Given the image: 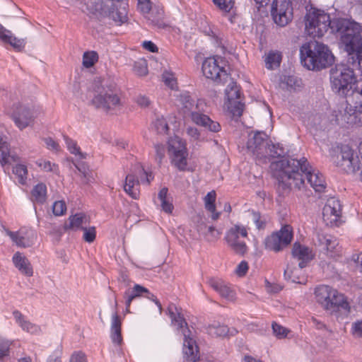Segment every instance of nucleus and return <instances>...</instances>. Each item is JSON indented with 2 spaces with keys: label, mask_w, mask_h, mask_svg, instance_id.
I'll return each mask as SVG.
<instances>
[{
  "label": "nucleus",
  "mask_w": 362,
  "mask_h": 362,
  "mask_svg": "<svg viewBox=\"0 0 362 362\" xmlns=\"http://www.w3.org/2000/svg\"><path fill=\"white\" fill-rule=\"evenodd\" d=\"M329 28L332 33L340 34V43L348 54L349 62L355 67H362V28L359 23L345 18L332 21L328 13L319 9L306 14L305 31L309 36L322 37Z\"/></svg>",
  "instance_id": "obj_1"
},
{
  "label": "nucleus",
  "mask_w": 362,
  "mask_h": 362,
  "mask_svg": "<svg viewBox=\"0 0 362 362\" xmlns=\"http://www.w3.org/2000/svg\"><path fill=\"white\" fill-rule=\"evenodd\" d=\"M274 177L278 180V189L283 192L305 186V178L315 192H322L326 188L322 174L313 168L305 157L299 160L281 158L271 164Z\"/></svg>",
  "instance_id": "obj_2"
},
{
  "label": "nucleus",
  "mask_w": 362,
  "mask_h": 362,
  "mask_svg": "<svg viewBox=\"0 0 362 362\" xmlns=\"http://www.w3.org/2000/svg\"><path fill=\"white\" fill-rule=\"evenodd\" d=\"M300 53L303 65L309 70L325 69L334 61L329 47L317 41L303 44L300 49Z\"/></svg>",
  "instance_id": "obj_3"
},
{
  "label": "nucleus",
  "mask_w": 362,
  "mask_h": 362,
  "mask_svg": "<svg viewBox=\"0 0 362 362\" xmlns=\"http://www.w3.org/2000/svg\"><path fill=\"white\" fill-rule=\"evenodd\" d=\"M93 94L92 105L105 112H110L122 105L119 91L113 83L100 81L98 84L95 81Z\"/></svg>",
  "instance_id": "obj_4"
},
{
  "label": "nucleus",
  "mask_w": 362,
  "mask_h": 362,
  "mask_svg": "<svg viewBox=\"0 0 362 362\" xmlns=\"http://www.w3.org/2000/svg\"><path fill=\"white\" fill-rule=\"evenodd\" d=\"M314 295L317 303L326 310L337 311L339 309L349 310V303L346 296L329 286H317L315 288Z\"/></svg>",
  "instance_id": "obj_5"
},
{
  "label": "nucleus",
  "mask_w": 362,
  "mask_h": 362,
  "mask_svg": "<svg viewBox=\"0 0 362 362\" xmlns=\"http://www.w3.org/2000/svg\"><path fill=\"white\" fill-rule=\"evenodd\" d=\"M330 82L335 92L347 96L350 92L354 93L357 79L353 69L346 64H338L331 70Z\"/></svg>",
  "instance_id": "obj_6"
},
{
  "label": "nucleus",
  "mask_w": 362,
  "mask_h": 362,
  "mask_svg": "<svg viewBox=\"0 0 362 362\" xmlns=\"http://www.w3.org/2000/svg\"><path fill=\"white\" fill-rule=\"evenodd\" d=\"M153 179L152 172L146 171L143 167L138 165L135 167L134 173L126 176L124 190L131 198L138 199L140 195V182L148 185Z\"/></svg>",
  "instance_id": "obj_7"
},
{
  "label": "nucleus",
  "mask_w": 362,
  "mask_h": 362,
  "mask_svg": "<svg viewBox=\"0 0 362 362\" xmlns=\"http://www.w3.org/2000/svg\"><path fill=\"white\" fill-rule=\"evenodd\" d=\"M226 66V59L221 56L214 55L206 57L203 61L202 71L206 78L219 83L228 77Z\"/></svg>",
  "instance_id": "obj_8"
},
{
  "label": "nucleus",
  "mask_w": 362,
  "mask_h": 362,
  "mask_svg": "<svg viewBox=\"0 0 362 362\" xmlns=\"http://www.w3.org/2000/svg\"><path fill=\"white\" fill-rule=\"evenodd\" d=\"M240 87L231 81L225 89L224 108L234 119L240 118L245 109Z\"/></svg>",
  "instance_id": "obj_9"
},
{
  "label": "nucleus",
  "mask_w": 362,
  "mask_h": 362,
  "mask_svg": "<svg viewBox=\"0 0 362 362\" xmlns=\"http://www.w3.org/2000/svg\"><path fill=\"white\" fill-rule=\"evenodd\" d=\"M249 228L241 224H235L226 233L225 240L228 247L237 255L244 256L248 250L245 238H248Z\"/></svg>",
  "instance_id": "obj_10"
},
{
  "label": "nucleus",
  "mask_w": 362,
  "mask_h": 362,
  "mask_svg": "<svg viewBox=\"0 0 362 362\" xmlns=\"http://www.w3.org/2000/svg\"><path fill=\"white\" fill-rule=\"evenodd\" d=\"M40 112V107L35 105L18 103L13 105L10 115L16 127L22 130L33 124Z\"/></svg>",
  "instance_id": "obj_11"
},
{
  "label": "nucleus",
  "mask_w": 362,
  "mask_h": 362,
  "mask_svg": "<svg viewBox=\"0 0 362 362\" xmlns=\"http://www.w3.org/2000/svg\"><path fill=\"white\" fill-rule=\"evenodd\" d=\"M293 238V230L291 225H284L279 230L272 233L264 240V248L269 251L279 252L291 244Z\"/></svg>",
  "instance_id": "obj_12"
},
{
  "label": "nucleus",
  "mask_w": 362,
  "mask_h": 362,
  "mask_svg": "<svg viewBox=\"0 0 362 362\" xmlns=\"http://www.w3.org/2000/svg\"><path fill=\"white\" fill-rule=\"evenodd\" d=\"M334 163L347 173H355L359 168L358 156H354V150L346 145L340 147V151L332 157Z\"/></svg>",
  "instance_id": "obj_13"
},
{
  "label": "nucleus",
  "mask_w": 362,
  "mask_h": 362,
  "mask_svg": "<svg viewBox=\"0 0 362 362\" xmlns=\"http://www.w3.org/2000/svg\"><path fill=\"white\" fill-rule=\"evenodd\" d=\"M271 13L277 25L285 26L293 18L292 4L290 0H274Z\"/></svg>",
  "instance_id": "obj_14"
},
{
  "label": "nucleus",
  "mask_w": 362,
  "mask_h": 362,
  "mask_svg": "<svg viewBox=\"0 0 362 362\" xmlns=\"http://www.w3.org/2000/svg\"><path fill=\"white\" fill-rule=\"evenodd\" d=\"M341 205L339 199L331 197L327 199L322 209L323 221L327 226H338L341 221Z\"/></svg>",
  "instance_id": "obj_15"
},
{
  "label": "nucleus",
  "mask_w": 362,
  "mask_h": 362,
  "mask_svg": "<svg viewBox=\"0 0 362 362\" xmlns=\"http://www.w3.org/2000/svg\"><path fill=\"white\" fill-rule=\"evenodd\" d=\"M128 3L124 0H117L112 2L107 13V16L117 25H121L128 21Z\"/></svg>",
  "instance_id": "obj_16"
},
{
  "label": "nucleus",
  "mask_w": 362,
  "mask_h": 362,
  "mask_svg": "<svg viewBox=\"0 0 362 362\" xmlns=\"http://www.w3.org/2000/svg\"><path fill=\"white\" fill-rule=\"evenodd\" d=\"M319 245L326 250L327 257L337 259L342 256V247L339 245L338 240L330 235H317Z\"/></svg>",
  "instance_id": "obj_17"
},
{
  "label": "nucleus",
  "mask_w": 362,
  "mask_h": 362,
  "mask_svg": "<svg viewBox=\"0 0 362 362\" xmlns=\"http://www.w3.org/2000/svg\"><path fill=\"white\" fill-rule=\"evenodd\" d=\"M5 231L12 241L20 247L32 246L37 238V235L33 230L21 229L18 231L13 232L5 229Z\"/></svg>",
  "instance_id": "obj_18"
},
{
  "label": "nucleus",
  "mask_w": 362,
  "mask_h": 362,
  "mask_svg": "<svg viewBox=\"0 0 362 362\" xmlns=\"http://www.w3.org/2000/svg\"><path fill=\"white\" fill-rule=\"evenodd\" d=\"M191 331L188 327L183 330V354L185 360L195 362L199 358V349L196 341L190 337Z\"/></svg>",
  "instance_id": "obj_19"
},
{
  "label": "nucleus",
  "mask_w": 362,
  "mask_h": 362,
  "mask_svg": "<svg viewBox=\"0 0 362 362\" xmlns=\"http://www.w3.org/2000/svg\"><path fill=\"white\" fill-rule=\"evenodd\" d=\"M208 284L222 298L230 301L235 300L236 296L235 290L222 279L211 278L208 281Z\"/></svg>",
  "instance_id": "obj_20"
},
{
  "label": "nucleus",
  "mask_w": 362,
  "mask_h": 362,
  "mask_svg": "<svg viewBox=\"0 0 362 362\" xmlns=\"http://www.w3.org/2000/svg\"><path fill=\"white\" fill-rule=\"evenodd\" d=\"M191 119L195 124L204 127L213 133H218L221 130V126L218 122L211 119L208 115L199 112H191Z\"/></svg>",
  "instance_id": "obj_21"
},
{
  "label": "nucleus",
  "mask_w": 362,
  "mask_h": 362,
  "mask_svg": "<svg viewBox=\"0 0 362 362\" xmlns=\"http://www.w3.org/2000/svg\"><path fill=\"white\" fill-rule=\"evenodd\" d=\"M292 255L300 261L298 267L304 268L308 262L314 257L313 250L308 247L301 245L299 243H295L292 248Z\"/></svg>",
  "instance_id": "obj_22"
},
{
  "label": "nucleus",
  "mask_w": 362,
  "mask_h": 362,
  "mask_svg": "<svg viewBox=\"0 0 362 362\" xmlns=\"http://www.w3.org/2000/svg\"><path fill=\"white\" fill-rule=\"evenodd\" d=\"M166 313L171 320V325L177 327V329L181 330L183 334V330L188 327L185 317L180 312V309L175 304L170 303L167 308Z\"/></svg>",
  "instance_id": "obj_23"
},
{
  "label": "nucleus",
  "mask_w": 362,
  "mask_h": 362,
  "mask_svg": "<svg viewBox=\"0 0 362 362\" xmlns=\"http://www.w3.org/2000/svg\"><path fill=\"white\" fill-rule=\"evenodd\" d=\"M122 320L117 312H115L111 317L110 338L113 344L118 346L122 344Z\"/></svg>",
  "instance_id": "obj_24"
},
{
  "label": "nucleus",
  "mask_w": 362,
  "mask_h": 362,
  "mask_svg": "<svg viewBox=\"0 0 362 362\" xmlns=\"http://www.w3.org/2000/svg\"><path fill=\"white\" fill-rule=\"evenodd\" d=\"M13 315L16 323L21 327L23 331L32 334H37L40 333V327L28 320L19 310H14L13 312Z\"/></svg>",
  "instance_id": "obj_25"
},
{
  "label": "nucleus",
  "mask_w": 362,
  "mask_h": 362,
  "mask_svg": "<svg viewBox=\"0 0 362 362\" xmlns=\"http://www.w3.org/2000/svg\"><path fill=\"white\" fill-rule=\"evenodd\" d=\"M13 262L15 267L23 274L31 276L33 274V268L28 259L17 252L13 256Z\"/></svg>",
  "instance_id": "obj_26"
},
{
  "label": "nucleus",
  "mask_w": 362,
  "mask_h": 362,
  "mask_svg": "<svg viewBox=\"0 0 362 362\" xmlns=\"http://www.w3.org/2000/svg\"><path fill=\"white\" fill-rule=\"evenodd\" d=\"M18 157L11 155L8 144L0 136V163L1 166L18 160Z\"/></svg>",
  "instance_id": "obj_27"
},
{
  "label": "nucleus",
  "mask_w": 362,
  "mask_h": 362,
  "mask_svg": "<svg viewBox=\"0 0 362 362\" xmlns=\"http://www.w3.org/2000/svg\"><path fill=\"white\" fill-rule=\"evenodd\" d=\"M47 186L40 182L33 187L30 192V199L34 204H42L47 199Z\"/></svg>",
  "instance_id": "obj_28"
},
{
  "label": "nucleus",
  "mask_w": 362,
  "mask_h": 362,
  "mask_svg": "<svg viewBox=\"0 0 362 362\" xmlns=\"http://www.w3.org/2000/svg\"><path fill=\"white\" fill-rule=\"evenodd\" d=\"M267 141V134L264 132L255 133L252 138L250 139L247 143V147L252 151L254 154L258 153V151L264 146Z\"/></svg>",
  "instance_id": "obj_29"
},
{
  "label": "nucleus",
  "mask_w": 362,
  "mask_h": 362,
  "mask_svg": "<svg viewBox=\"0 0 362 362\" xmlns=\"http://www.w3.org/2000/svg\"><path fill=\"white\" fill-rule=\"evenodd\" d=\"M143 16L153 25L162 27L163 23L164 11L159 7H151L148 13Z\"/></svg>",
  "instance_id": "obj_30"
},
{
  "label": "nucleus",
  "mask_w": 362,
  "mask_h": 362,
  "mask_svg": "<svg viewBox=\"0 0 362 362\" xmlns=\"http://www.w3.org/2000/svg\"><path fill=\"white\" fill-rule=\"evenodd\" d=\"M168 144L169 156L187 151L186 142L179 136L171 137Z\"/></svg>",
  "instance_id": "obj_31"
},
{
  "label": "nucleus",
  "mask_w": 362,
  "mask_h": 362,
  "mask_svg": "<svg viewBox=\"0 0 362 362\" xmlns=\"http://www.w3.org/2000/svg\"><path fill=\"white\" fill-rule=\"evenodd\" d=\"M216 193L214 190L208 192L204 197L205 209L211 214L213 220H217L220 216V213L216 211Z\"/></svg>",
  "instance_id": "obj_32"
},
{
  "label": "nucleus",
  "mask_w": 362,
  "mask_h": 362,
  "mask_svg": "<svg viewBox=\"0 0 362 362\" xmlns=\"http://www.w3.org/2000/svg\"><path fill=\"white\" fill-rule=\"evenodd\" d=\"M302 269L292 268L289 266L286 267L284 271V276L286 279L290 280L291 282L303 284H305L306 279L303 275H301Z\"/></svg>",
  "instance_id": "obj_33"
},
{
  "label": "nucleus",
  "mask_w": 362,
  "mask_h": 362,
  "mask_svg": "<svg viewBox=\"0 0 362 362\" xmlns=\"http://www.w3.org/2000/svg\"><path fill=\"white\" fill-rule=\"evenodd\" d=\"M172 165L180 171H185L187 166L188 151L169 156Z\"/></svg>",
  "instance_id": "obj_34"
},
{
  "label": "nucleus",
  "mask_w": 362,
  "mask_h": 362,
  "mask_svg": "<svg viewBox=\"0 0 362 362\" xmlns=\"http://www.w3.org/2000/svg\"><path fill=\"white\" fill-rule=\"evenodd\" d=\"M168 189L163 187L158 192V197L160 202L162 210L167 214H172L174 206L172 203L171 197L168 195Z\"/></svg>",
  "instance_id": "obj_35"
},
{
  "label": "nucleus",
  "mask_w": 362,
  "mask_h": 362,
  "mask_svg": "<svg viewBox=\"0 0 362 362\" xmlns=\"http://www.w3.org/2000/svg\"><path fill=\"white\" fill-rule=\"evenodd\" d=\"M13 173L15 175L19 184L23 185L26 184L28 171L25 165L16 164L13 168Z\"/></svg>",
  "instance_id": "obj_36"
},
{
  "label": "nucleus",
  "mask_w": 362,
  "mask_h": 362,
  "mask_svg": "<svg viewBox=\"0 0 362 362\" xmlns=\"http://www.w3.org/2000/svg\"><path fill=\"white\" fill-rule=\"evenodd\" d=\"M99 60V55L96 51H86L83 54L82 64L83 67L90 69Z\"/></svg>",
  "instance_id": "obj_37"
},
{
  "label": "nucleus",
  "mask_w": 362,
  "mask_h": 362,
  "mask_svg": "<svg viewBox=\"0 0 362 362\" xmlns=\"http://www.w3.org/2000/svg\"><path fill=\"white\" fill-rule=\"evenodd\" d=\"M281 55L278 52H269L265 58L266 67L268 69H273L280 65Z\"/></svg>",
  "instance_id": "obj_38"
},
{
  "label": "nucleus",
  "mask_w": 362,
  "mask_h": 362,
  "mask_svg": "<svg viewBox=\"0 0 362 362\" xmlns=\"http://www.w3.org/2000/svg\"><path fill=\"white\" fill-rule=\"evenodd\" d=\"M207 332L212 337H226L228 333V328L224 325L214 323L208 326Z\"/></svg>",
  "instance_id": "obj_39"
},
{
  "label": "nucleus",
  "mask_w": 362,
  "mask_h": 362,
  "mask_svg": "<svg viewBox=\"0 0 362 362\" xmlns=\"http://www.w3.org/2000/svg\"><path fill=\"white\" fill-rule=\"evenodd\" d=\"M64 140L66 143V147L71 154L78 156L81 158H85L86 156L81 151L80 147L78 146L77 142L66 135H64Z\"/></svg>",
  "instance_id": "obj_40"
},
{
  "label": "nucleus",
  "mask_w": 362,
  "mask_h": 362,
  "mask_svg": "<svg viewBox=\"0 0 362 362\" xmlns=\"http://www.w3.org/2000/svg\"><path fill=\"white\" fill-rule=\"evenodd\" d=\"M85 219L86 216L82 213H78L71 216L69 218V228L75 230L82 229L83 228L82 225Z\"/></svg>",
  "instance_id": "obj_41"
},
{
  "label": "nucleus",
  "mask_w": 362,
  "mask_h": 362,
  "mask_svg": "<svg viewBox=\"0 0 362 362\" xmlns=\"http://www.w3.org/2000/svg\"><path fill=\"white\" fill-rule=\"evenodd\" d=\"M36 165L40 168V169L45 172H52L54 173H59L58 165L52 163L49 160L45 159H38L35 162Z\"/></svg>",
  "instance_id": "obj_42"
},
{
  "label": "nucleus",
  "mask_w": 362,
  "mask_h": 362,
  "mask_svg": "<svg viewBox=\"0 0 362 362\" xmlns=\"http://www.w3.org/2000/svg\"><path fill=\"white\" fill-rule=\"evenodd\" d=\"M133 71L134 74L139 76H144L148 74V64L144 59H139L134 64Z\"/></svg>",
  "instance_id": "obj_43"
},
{
  "label": "nucleus",
  "mask_w": 362,
  "mask_h": 362,
  "mask_svg": "<svg viewBox=\"0 0 362 362\" xmlns=\"http://www.w3.org/2000/svg\"><path fill=\"white\" fill-rule=\"evenodd\" d=\"M162 79L164 83L171 89L177 87V78L172 71H165L162 74Z\"/></svg>",
  "instance_id": "obj_44"
},
{
  "label": "nucleus",
  "mask_w": 362,
  "mask_h": 362,
  "mask_svg": "<svg viewBox=\"0 0 362 362\" xmlns=\"http://www.w3.org/2000/svg\"><path fill=\"white\" fill-rule=\"evenodd\" d=\"M252 218L256 228L258 230H263L266 228L267 221L259 211H251Z\"/></svg>",
  "instance_id": "obj_45"
},
{
  "label": "nucleus",
  "mask_w": 362,
  "mask_h": 362,
  "mask_svg": "<svg viewBox=\"0 0 362 362\" xmlns=\"http://www.w3.org/2000/svg\"><path fill=\"white\" fill-rule=\"evenodd\" d=\"M81 230L83 231V239L85 242L88 243L94 242L96 238V228L95 226L84 227Z\"/></svg>",
  "instance_id": "obj_46"
},
{
  "label": "nucleus",
  "mask_w": 362,
  "mask_h": 362,
  "mask_svg": "<svg viewBox=\"0 0 362 362\" xmlns=\"http://www.w3.org/2000/svg\"><path fill=\"white\" fill-rule=\"evenodd\" d=\"M179 101L183 108L187 110H191L194 105V101L189 93H183L180 94L179 96Z\"/></svg>",
  "instance_id": "obj_47"
},
{
  "label": "nucleus",
  "mask_w": 362,
  "mask_h": 362,
  "mask_svg": "<svg viewBox=\"0 0 362 362\" xmlns=\"http://www.w3.org/2000/svg\"><path fill=\"white\" fill-rule=\"evenodd\" d=\"M66 211V205L64 201L59 200L54 202L52 212L54 216H63Z\"/></svg>",
  "instance_id": "obj_48"
},
{
  "label": "nucleus",
  "mask_w": 362,
  "mask_h": 362,
  "mask_svg": "<svg viewBox=\"0 0 362 362\" xmlns=\"http://www.w3.org/2000/svg\"><path fill=\"white\" fill-rule=\"evenodd\" d=\"M15 35L9 30L6 29L3 25H0V40L7 45L11 40H15Z\"/></svg>",
  "instance_id": "obj_49"
},
{
  "label": "nucleus",
  "mask_w": 362,
  "mask_h": 362,
  "mask_svg": "<svg viewBox=\"0 0 362 362\" xmlns=\"http://www.w3.org/2000/svg\"><path fill=\"white\" fill-rule=\"evenodd\" d=\"M272 329L274 335L279 339L286 337L288 334L290 332L289 329L276 322L272 323Z\"/></svg>",
  "instance_id": "obj_50"
},
{
  "label": "nucleus",
  "mask_w": 362,
  "mask_h": 362,
  "mask_svg": "<svg viewBox=\"0 0 362 362\" xmlns=\"http://www.w3.org/2000/svg\"><path fill=\"white\" fill-rule=\"evenodd\" d=\"M215 5H216L221 10L229 12L233 6V0H213Z\"/></svg>",
  "instance_id": "obj_51"
},
{
  "label": "nucleus",
  "mask_w": 362,
  "mask_h": 362,
  "mask_svg": "<svg viewBox=\"0 0 362 362\" xmlns=\"http://www.w3.org/2000/svg\"><path fill=\"white\" fill-rule=\"evenodd\" d=\"M25 44L26 42L24 39L15 37V40H11L7 45H11L15 51L21 52L24 49Z\"/></svg>",
  "instance_id": "obj_52"
},
{
  "label": "nucleus",
  "mask_w": 362,
  "mask_h": 362,
  "mask_svg": "<svg viewBox=\"0 0 362 362\" xmlns=\"http://www.w3.org/2000/svg\"><path fill=\"white\" fill-rule=\"evenodd\" d=\"M154 125L158 133L168 134L169 127L163 117L157 119Z\"/></svg>",
  "instance_id": "obj_53"
},
{
  "label": "nucleus",
  "mask_w": 362,
  "mask_h": 362,
  "mask_svg": "<svg viewBox=\"0 0 362 362\" xmlns=\"http://www.w3.org/2000/svg\"><path fill=\"white\" fill-rule=\"evenodd\" d=\"M11 341L6 339H0V359L8 356Z\"/></svg>",
  "instance_id": "obj_54"
},
{
  "label": "nucleus",
  "mask_w": 362,
  "mask_h": 362,
  "mask_svg": "<svg viewBox=\"0 0 362 362\" xmlns=\"http://www.w3.org/2000/svg\"><path fill=\"white\" fill-rule=\"evenodd\" d=\"M351 332L353 336L362 338V319L352 323Z\"/></svg>",
  "instance_id": "obj_55"
},
{
  "label": "nucleus",
  "mask_w": 362,
  "mask_h": 362,
  "mask_svg": "<svg viewBox=\"0 0 362 362\" xmlns=\"http://www.w3.org/2000/svg\"><path fill=\"white\" fill-rule=\"evenodd\" d=\"M137 9L142 13L146 14L151 10V2L150 0H137Z\"/></svg>",
  "instance_id": "obj_56"
},
{
  "label": "nucleus",
  "mask_w": 362,
  "mask_h": 362,
  "mask_svg": "<svg viewBox=\"0 0 362 362\" xmlns=\"http://www.w3.org/2000/svg\"><path fill=\"white\" fill-rule=\"evenodd\" d=\"M249 269L248 263L243 260L241 261L235 269V274L240 277L245 276Z\"/></svg>",
  "instance_id": "obj_57"
},
{
  "label": "nucleus",
  "mask_w": 362,
  "mask_h": 362,
  "mask_svg": "<svg viewBox=\"0 0 362 362\" xmlns=\"http://www.w3.org/2000/svg\"><path fill=\"white\" fill-rule=\"evenodd\" d=\"M124 297L125 298V305H126V313H130V306L132 302L136 298L133 292L129 290H127L124 293Z\"/></svg>",
  "instance_id": "obj_58"
},
{
  "label": "nucleus",
  "mask_w": 362,
  "mask_h": 362,
  "mask_svg": "<svg viewBox=\"0 0 362 362\" xmlns=\"http://www.w3.org/2000/svg\"><path fill=\"white\" fill-rule=\"evenodd\" d=\"M124 297L125 298V305H126V313H130V306L132 302L136 298L133 292L129 290H127L124 293Z\"/></svg>",
  "instance_id": "obj_59"
},
{
  "label": "nucleus",
  "mask_w": 362,
  "mask_h": 362,
  "mask_svg": "<svg viewBox=\"0 0 362 362\" xmlns=\"http://www.w3.org/2000/svg\"><path fill=\"white\" fill-rule=\"evenodd\" d=\"M69 362H88V361L83 352L75 351L71 354Z\"/></svg>",
  "instance_id": "obj_60"
},
{
  "label": "nucleus",
  "mask_w": 362,
  "mask_h": 362,
  "mask_svg": "<svg viewBox=\"0 0 362 362\" xmlns=\"http://www.w3.org/2000/svg\"><path fill=\"white\" fill-rule=\"evenodd\" d=\"M46 147L52 151H59L60 149L59 145L57 142L53 140L52 138H46L44 140Z\"/></svg>",
  "instance_id": "obj_61"
},
{
  "label": "nucleus",
  "mask_w": 362,
  "mask_h": 362,
  "mask_svg": "<svg viewBox=\"0 0 362 362\" xmlns=\"http://www.w3.org/2000/svg\"><path fill=\"white\" fill-rule=\"evenodd\" d=\"M132 291L133 292L136 298L142 296L144 293H148V290L139 284H135Z\"/></svg>",
  "instance_id": "obj_62"
},
{
  "label": "nucleus",
  "mask_w": 362,
  "mask_h": 362,
  "mask_svg": "<svg viewBox=\"0 0 362 362\" xmlns=\"http://www.w3.org/2000/svg\"><path fill=\"white\" fill-rule=\"evenodd\" d=\"M142 46L145 49L151 52H157L158 50V47L151 41H144Z\"/></svg>",
  "instance_id": "obj_63"
},
{
  "label": "nucleus",
  "mask_w": 362,
  "mask_h": 362,
  "mask_svg": "<svg viewBox=\"0 0 362 362\" xmlns=\"http://www.w3.org/2000/svg\"><path fill=\"white\" fill-rule=\"evenodd\" d=\"M136 103L141 107H148L150 105V100L145 95H139L136 100Z\"/></svg>",
  "instance_id": "obj_64"
}]
</instances>
